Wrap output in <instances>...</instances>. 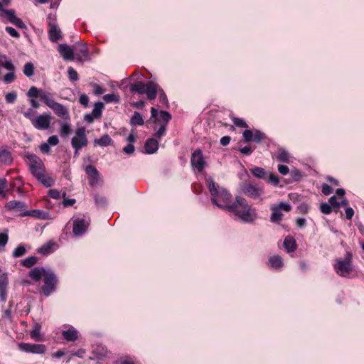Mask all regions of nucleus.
<instances>
[{"mask_svg": "<svg viewBox=\"0 0 364 364\" xmlns=\"http://www.w3.org/2000/svg\"><path fill=\"white\" fill-rule=\"evenodd\" d=\"M320 210L323 214H330L332 211V206L327 203H322L320 205Z\"/></svg>", "mask_w": 364, "mask_h": 364, "instance_id": "45", "label": "nucleus"}, {"mask_svg": "<svg viewBox=\"0 0 364 364\" xmlns=\"http://www.w3.org/2000/svg\"><path fill=\"white\" fill-rule=\"evenodd\" d=\"M38 262L36 256H30L21 261V264L26 267L30 268L35 265Z\"/></svg>", "mask_w": 364, "mask_h": 364, "instance_id": "35", "label": "nucleus"}, {"mask_svg": "<svg viewBox=\"0 0 364 364\" xmlns=\"http://www.w3.org/2000/svg\"><path fill=\"white\" fill-rule=\"evenodd\" d=\"M144 148L149 154L155 153L159 149L158 140L154 138L148 139L145 142Z\"/></svg>", "mask_w": 364, "mask_h": 364, "instance_id": "21", "label": "nucleus"}, {"mask_svg": "<svg viewBox=\"0 0 364 364\" xmlns=\"http://www.w3.org/2000/svg\"><path fill=\"white\" fill-rule=\"evenodd\" d=\"M166 132V124H161L159 129V130L155 133V136L157 138V139H160Z\"/></svg>", "mask_w": 364, "mask_h": 364, "instance_id": "51", "label": "nucleus"}, {"mask_svg": "<svg viewBox=\"0 0 364 364\" xmlns=\"http://www.w3.org/2000/svg\"><path fill=\"white\" fill-rule=\"evenodd\" d=\"M333 269L336 273L341 277H355L353 274L355 269L353 264V254L350 252H347L344 258L336 259L333 264Z\"/></svg>", "mask_w": 364, "mask_h": 364, "instance_id": "5", "label": "nucleus"}, {"mask_svg": "<svg viewBox=\"0 0 364 364\" xmlns=\"http://www.w3.org/2000/svg\"><path fill=\"white\" fill-rule=\"evenodd\" d=\"M113 143L112 138L108 134H104L100 139L94 141L95 146H107Z\"/></svg>", "mask_w": 364, "mask_h": 364, "instance_id": "26", "label": "nucleus"}, {"mask_svg": "<svg viewBox=\"0 0 364 364\" xmlns=\"http://www.w3.org/2000/svg\"><path fill=\"white\" fill-rule=\"evenodd\" d=\"M41 325L39 323H35L33 328L30 331V336L33 340L36 341L41 340Z\"/></svg>", "mask_w": 364, "mask_h": 364, "instance_id": "31", "label": "nucleus"}, {"mask_svg": "<svg viewBox=\"0 0 364 364\" xmlns=\"http://www.w3.org/2000/svg\"><path fill=\"white\" fill-rule=\"evenodd\" d=\"M267 182L276 186L279 183V179L278 176L274 175V173H270L267 180Z\"/></svg>", "mask_w": 364, "mask_h": 364, "instance_id": "55", "label": "nucleus"}, {"mask_svg": "<svg viewBox=\"0 0 364 364\" xmlns=\"http://www.w3.org/2000/svg\"><path fill=\"white\" fill-rule=\"evenodd\" d=\"M157 88V83L154 81H149L146 83L138 81L129 86L132 92L138 93L140 95L146 94L147 98L149 100H155V91Z\"/></svg>", "mask_w": 364, "mask_h": 364, "instance_id": "6", "label": "nucleus"}, {"mask_svg": "<svg viewBox=\"0 0 364 364\" xmlns=\"http://www.w3.org/2000/svg\"><path fill=\"white\" fill-rule=\"evenodd\" d=\"M13 161V158L9 150L6 149H0V162L5 165H10Z\"/></svg>", "mask_w": 364, "mask_h": 364, "instance_id": "24", "label": "nucleus"}, {"mask_svg": "<svg viewBox=\"0 0 364 364\" xmlns=\"http://www.w3.org/2000/svg\"><path fill=\"white\" fill-rule=\"evenodd\" d=\"M68 75L69 79L73 82L77 81L78 80V74L77 71L72 67L68 68Z\"/></svg>", "mask_w": 364, "mask_h": 364, "instance_id": "44", "label": "nucleus"}, {"mask_svg": "<svg viewBox=\"0 0 364 364\" xmlns=\"http://www.w3.org/2000/svg\"><path fill=\"white\" fill-rule=\"evenodd\" d=\"M228 211L232 213L245 223H253L257 218L256 209L240 196L235 197V200L228 208Z\"/></svg>", "mask_w": 364, "mask_h": 364, "instance_id": "1", "label": "nucleus"}, {"mask_svg": "<svg viewBox=\"0 0 364 364\" xmlns=\"http://www.w3.org/2000/svg\"><path fill=\"white\" fill-rule=\"evenodd\" d=\"M48 38L52 42H57L63 38L61 31L57 24H50L48 27Z\"/></svg>", "mask_w": 364, "mask_h": 364, "instance_id": "18", "label": "nucleus"}, {"mask_svg": "<svg viewBox=\"0 0 364 364\" xmlns=\"http://www.w3.org/2000/svg\"><path fill=\"white\" fill-rule=\"evenodd\" d=\"M51 119L50 114L43 113L33 119L31 124L38 130H46L50 127Z\"/></svg>", "mask_w": 364, "mask_h": 364, "instance_id": "10", "label": "nucleus"}, {"mask_svg": "<svg viewBox=\"0 0 364 364\" xmlns=\"http://www.w3.org/2000/svg\"><path fill=\"white\" fill-rule=\"evenodd\" d=\"M48 195L50 198L54 199H59L61 197V193L56 189H50L48 191Z\"/></svg>", "mask_w": 364, "mask_h": 364, "instance_id": "59", "label": "nucleus"}, {"mask_svg": "<svg viewBox=\"0 0 364 364\" xmlns=\"http://www.w3.org/2000/svg\"><path fill=\"white\" fill-rule=\"evenodd\" d=\"M63 337L67 341H75L78 338V332L74 327H70L62 331Z\"/></svg>", "mask_w": 364, "mask_h": 364, "instance_id": "22", "label": "nucleus"}, {"mask_svg": "<svg viewBox=\"0 0 364 364\" xmlns=\"http://www.w3.org/2000/svg\"><path fill=\"white\" fill-rule=\"evenodd\" d=\"M71 144L75 149V154L82 147L87 144V139L84 127L78 128L75 132V136L72 139Z\"/></svg>", "mask_w": 364, "mask_h": 364, "instance_id": "7", "label": "nucleus"}, {"mask_svg": "<svg viewBox=\"0 0 364 364\" xmlns=\"http://www.w3.org/2000/svg\"><path fill=\"white\" fill-rule=\"evenodd\" d=\"M269 263L272 268L279 269L283 266V259L279 255H274L269 258Z\"/></svg>", "mask_w": 364, "mask_h": 364, "instance_id": "29", "label": "nucleus"}, {"mask_svg": "<svg viewBox=\"0 0 364 364\" xmlns=\"http://www.w3.org/2000/svg\"><path fill=\"white\" fill-rule=\"evenodd\" d=\"M5 30L11 36L14 38H18L20 36L18 32L13 27L6 26Z\"/></svg>", "mask_w": 364, "mask_h": 364, "instance_id": "56", "label": "nucleus"}, {"mask_svg": "<svg viewBox=\"0 0 364 364\" xmlns=\"http://www.w3.org/2000/svg\"><path fill=\"white\" fill-rule=\"evenodd\" d=\"M328 203H329L332 207H336V208L340 207V203L337 201L336 197L335 196H331V197L328 199Z\"/></svg>", "mask_w": 364, "mask_h": 364, "instance_id": "64", "label": "nucleus"}, {"mask_svg": "<svg viewBox=\"0 0 364 364\" xmlns=\"http://www.w3.org/2000/svg\"><path fill=\"white\" fill-rule=\"evenodd\" d=\"M18 348L20 350L33 354H43L46 353L47 348L44 344L19 343Z\"/></svg>", "mask_w": 364, "mask_h": 364, "instance_id": "9", "label": "nucleus"}, {"mask_svg": "<svg viewBox=\"0 0 364 364\" xmlns=\"http://www.w3.org/2000/svg\"><path fill=\"white\" fill-rule=\"evenodd\" d=\"M241 190L245 195L252 198H259L264 193L262 188L248 183H244L241 186Z\"/></svg>", "mask_w": 364, "mask_h": 364, "instance_id": "11", "label": "nucleus"}, {"mask_svg": "<svg viewBox=\"0 0 364 364\" xmlns=\"http://www.w3.org/2000/svg\"><path fill=\"white\" fill-rule=\"evenodd\" d=\"M243 138L246 142L252 141L253 132L251 130L246 129L242 133Z\"/></svg>", "mask_w": 364, "mask_h": 364, "instance_id": "54", "label": "nucleus"}, {"mask_svg": "<svg viewBox=\"0 0 364 364\" xmlns=\"http://www.w3.org/2000/svg\"><path fill=\"white\" fill-rule=\"evenodd\" d=\"M321 191L323 194H324L325 196H328L332 193L333 189L329 185L324 183L322 185Z\"/></svg>", "mask_w": 364, "mask_h": 364, "instance_id": "61", "label": "nucleus"}, {"mask_svg": "<svg viewBox=\"0 0 364 364\" xmlns=\"http://www.w3.org/2000/svg\"><path fill=\"white\" fill-rule=\"evenodd\" d=\"M48 271L49 270H46L45 268L43 267H35L29 272V277L32 278L33 280L38 282L42 277L44 278L46 274H47Z\"/></svg>", "mask_w": 364, "mask_h": 364, "instance_id": "20", "label": "nucleus"}, {"mask_svg": "<svg viewBox=\"0 0 364 364\" xmlns=\"http://www.w3.org/2000/svg\"><path fill=\"white\" fill-rule=\"evenodd\" d=\"M85 173L89 178V183L92 187H95L99 184L100 173L97 169L92 165H88L85 167Z\"/></svg>", "mask_w": 364, "mask_h": 364, "instance_id": "13", "label": "nucleus"}, {"mask_svg": "<svg viewBox=\"0 0 364 364\" xmlns=\"http://www.w3.org/2000/svg\"><path fill=\"white\" fill-rule=\"evenodd\" d=\"M276 208H278L280 211H281V210H283L286 212H289L291 209V205L288 203H284V202L279 203L278 204V205L276 206Z\"/></svg>", "mask_w": 364, "mask_h": 364, "instance_id": "57", "label": "nucleus"}, {"mask_svg": "<svg viewBox=\"0 0 364 364\" xmlns=\"http://www.w3.org/2000/svg\"><path fill=\"white\" fill-rule=\"evenodd\" d=\"M5 208L8 210L20 212V214L23 212H27V210H26V204L21 200H10L6 204Z\"/></svg>", "mask_w": 364, "mask_h": 364, "instance_id": "14", "label": "nucleus"}, {"mask_svg": "<svg viewBox=\"0 0 364 364\" xmlns=\"http://www.w3.org/2000/svg\"><path fill=\"white\" fill-rule=\"evenodd\" d=\"M26 253V248L23 245H19L13 252L14 257H20Z\"/></svg>", "mask_w": 364, "mask_h": 364, "instance_id": "38", "label": "nucleus"}, {"mask_svg": "<svg viewBox=\"0 0 364 364\" xmlns=\"http://www.w3.org/2000/svg\"><path fill=\"white\" fill-rule=\"evenodd\" d=\"M9 236L8 234L6 232H1L0 233V250L1 248H4V246L8 242Z\"/></svg>", "mask_w": 364, "mask_h": 364, "instance_id": "53", "label": "nucleus"}, {"mask_svg": "<svg viewBox=\"0 0 364 364\" xmlns=\"http://www.w3.org/2000/svg\"><path fill=\"white\" fill-rule=\"evenodd\" d=\"M276 159L277 161L284 162V163H289L290 162V156L287 151L284 149L280 148L278 149L277 153L276 154Z\"/></svg>", "mask_w": 364, "mask_h": 364, "instance_id": "27", "label": "nucleus"}, {"mask_svg": "<svg viewBox=\"0 0 364 364\" xmlns=\"http://www.w3.org/2000/svg\"><path fill=\"white\" fill-rule=\"evenodd\" d=\"M15 70L9 71L4 77V82L6 84L11 83L15 80Z\"/></svg>", "mask_w": 364, "mask_h": 364, "instance_id": "47", "label": "nucleus"}, {"mask_svg": "<svg viewBox=\"0 0 364 364\" xmlns=\"http://www.w3.org/2000/svg\"><path fill=\"white\" fill-rule=\"evenodd\" d=\"M79 101L81 105H82L84 107H87L89 103V97L85 94H82L80 96Z\"/></svg>", "mask_w": 364, "mask_h": 364, "instance_id": "62", "label": "nucleus"}, {"mask_svg": "<svg viewBox=\"0 0 364 364\" xmlns=\"http://www.w3.org/2000/svg\"><path fill=\"white\" fill-rule=\"evenodd\" d=\"M4 13L5 14L10 23H13V21L17 18L16 12L14 9L4 10Z\"/></svg>", "mask_w": 364, "mask_h": 364, "instance_id": "43", "label": "nucleus"}, {"mask_svg": "<svg viewBox=\"0 0 364 364\" xmlns=\"http://www.w3.org/2000/svg\"><path fill=\"white\" fill-rule=\"evenodd\" d=\"M87 228V224L85 220L82 218H78L73 221V232L75 236H80L82 235Z\"/></svg>", "mask_w": 364, "mask_h": 364, "instance_id": "15", "label": "nucleus"}, {"mask_svg": "<svg viewBox=\"0 0 364 364\" xmlns=\"http://www.w3.org/2000/svg\"><path fill=\"white\" fill-rule=\"evenodd\" d=\"M21 217L24 216H31L38 219H45L46 217V213L41 211L40 210H27V212H23L20 214Z\"/></svg>", "mask_w": 364, "mask_h": 364, "instance_id": "25", "label": "nucleus"}, {"mask_svg": "<svg viewBox=\"0 0 364 364\" xmlns=\"http://www.w3.org/2000/svg\"><path fill=\"white\" fill-rule=\"evenodd\" d=\"M103 107L104 105L102 102H99L95 105V107L92 111V114L96 119L101 116Z\"/></svg>", "mask_w": 364, "mask_h": 364, "instance_id": "37", "label": "nucleus"}, {"mask_svg": "<svg viewBox=\"0 0 364 364\" xmlns=\"http://www.w3.org/2000/svg\"><path fill=\"white\" fill-rule=\"evenodd\" d=\"M27 97L29 98V104L32 107L38 109L41 106L37 98L40 100L49 108H50L56 102L54 99V94L38 89L35 86H32L27 92Z\"/></svg>", "mask_w": 364, "mask_h": 364, "instance_id": "4", "label": "nucleus"}, {"mask_svg": "<svg viewBox=\"0 0 364 364\" xmlns=\"http://www.w3.org/2000/svg\"><path fill=\"white\" fill-rule=\"evenodd\" d=\"M284 247L287 252H293L296 249V242L294 237L287 236L284 240Z\"/></svg>", "mask_w": 364, "mask_h": 364, "instance_id": "23", "label": "nucleus"}, {"mask_svg": "<svg viewBox=\"0 0 364 364\" xmlns=\"http://www.w3.org/2000/svg\"><path fill=\"white\" fill-rule=\"evenodd\" d=\"M60 132L62 136H65L70 134L71 132L70 124L68 123H61Z\"/></svg>", "mask_w": 364, "mask_h": 364, "instance_id": "42", "label": "nucleus"}, {"mask_svg": "<svg viewBox=\"0 0 364 364\" xmlns=\"http://www.w3.org/2000/svg\"><path fill=\"white\" fill-rule=\"evenodd\" d=\"M160 117L166 124L171 119V114L166 111H161Z\"/></svg>", "mask_w": 364, "mask_h": 364, "instance_id": "58", "label": "nucleus"}, {"mask_svg": "<svg viewBox=\"0 0 364 364\" xmlns=\"http://www.w3.org/2000/svg\"><path fill=\"white\" fill-rule=\"evenodd\" d=\"M103 100L106 103L118 102L119 97L114 94H107L103 96Z\"/></svg>", "mask_w": 364, "mask_h": 364, "instance_id": "39", "label": "nucleus"}, {"mask_svg": "<svg viewBox=\"0 0 364 364\" xmlns=\"http://www.w3.org/2000/svg\"><path fill=\"white\" fill-rule=\"evenodd\" d=\"M7 180L5 178H0V195L4 198L6 196Z\"/></svg>", "mask_w": 364, "mask_h": 364, "instance_id": "41", "label": "nucleus"}, {"mask_svg": "<svg viewBox=\"0 0 364 364\" xmlns=\"http://www.w3.org/2000/svg\"><path fill=\"white\" fill-rule=\"evenodd\" d=\"M50 109L54 112V113L65 119H67L69 118V112L67 109V108L63 105L62 104H60L58 102H55Z\"/></svg>", "mask_w": 364, "mask_h": 364, "instance_id": "19", "label": "nucleus"}, {"mask_svg": "<svg viewBox=\"0 0 364 364\" xmlns=\"http://www.w3.org/2000/svg\"><path fill=\"white\" fill-rule=\"evenodd\" d=\"M9 279L6 274L0 275V299L1 301H6L7 298V287Z\"/></svg>", "mask_w": 364, "mask_h": 364, "instance_id": "17", "label": "nucleus"}, {"mask_svg": "<svg viewBox=\"0 0 364 364\" xmlns=\"http://www.w3.org/2000/svg\"><path fill=\"white\" fill-rule=\"evenodd\" d=\"M95 201L97 207L102 208L106 205V199L103 196H95Z\"/></svg>", "mask_w": 364, "mask_h": 364, "instance_id": "50", "label": "nucleus"}, {"mask_svg": "<svg viewBox=\"0 0 364 364\" xmlns=\"http://www.w3.org/2000/svg\"><path fill=\"white\" fill-rule=\"evenodd\" d=\"M271 209H272V213L270 216V220L272 223H276V222H279V221L282 220L283 214L279 210V208H276V206H272L271 208Z\"/></svg>", "mask_w": 364, "mask_h": 364, "instance_id": "30", "label": "nucleus"}, {"mask_svg": "<svg viewBox=\"0 0 364 364\" xmlns=\"http://www.w3.org/2000/svg\"><path fill=\"white\" fill-rule=\"evenodd\" d=\"M191 163L192 166L196 168L198 172H201L203 170L205 161L200 149H196L192 154Z\"/></svg>", "mask_w": 364, "mask_h": 364, "instance_id": "12", "label": "nucleus"}, {"mask_svg": "<svg viewBox=\"0 0 364 364\" xmlns=\"http://www.w3.org/2000/svg\"><path fill=\"white\" fill-rule=\"evenodd\" d=\"M34 65L31 62H28L23 67V73L26 77H30L34 75Z\"/></svg>", "mask_w": 364, "mask_h": 364, "instance_id": "34", "label": "nucleus"}, {"mask_svg": "<svg viewBox=\"0 0 364 364\" xmlns=\"http://www.w3.org/2000/svg\"><path fill=\"white\" fill-rule=\"evenodd\" d=\"M157 94H159L160 101L162 103L167 105L168 104L167 96H166V93L164 92V90L158 84H157V88L156 89L155 93H154L155 98L156 97Z\"/></svg>", "mask_w": 364, "mask_h": 364, "instance_id": "33", "label": "nucleus"}, {"mask_svg": "<svg viewBox=\"0 0 364 364\" xmlns=\"http://www.w3.org/2000/svg\"><path fill=\"white\" fill-rule=\"evenodd\" d=\"M12 24L15 25L16 27L19 28H23V29H26V24L23 23V21L18 17H17L14 21L13 23H11Z\"/></svg>", "mask_w": 364, "mask_h": 364, "instance_id": "60", "label": "nucleus"}, {"mask_svg": "<svg viewBox=\"0 0 364 364\" xmlns=\"http://www.w3.org/2000/svg\"><path fill=\"white\" fill-rule=\"evenodd\" d=\"M16 98L17 94L14 91L8 92L5 96L6 101L8 103H14L16 100Z\"/></svg>", "mask_w": 364, "mask_h": 364, "instance_id": "48", "label": "nucleus"}, {"mask_svg": "<svg viewBox=\"0 0 364 364\" xmlns=\"http://www.w3.org/2000/svg\"><path fill=\"white\" fill-rule=\"evenodd\" d=\"M251 173L258 178H264L267 173L263 168L254 167L250 169Z\"/></svg>", "mask_w": 364, "mask_h": 364, "instance_id": "36", "label": "nucleus"}, {"mask_svg": "<svg viewBox=\"0 0 364 364\" xmlns=\"http://www.w3.org/2000/svg\"><path fill=\"white\" fill-rule=\"evenodd\" d=\"M206 185L210 194V200L213 204L219 208L228 211L230 206L231 194L223 187L216 183L212 177L206 179Z\"/></svg>", "mask_w": 364, "mask_h": 364, "instance_id": "2", "label": "nucleus"}, {"mask_svg": "<svg viewBox=\"0 0 364 364\" xmlns=\"http://www.w3.org/2000/svg\"><path fill=\"white\" fill-rule=\"evenodd\" d=\"M23 116L28 119L30 122L32 123L33 119H36V117H35L36 111H34L33 109L29 108L26 111L23 112Z\"/></svg>", "mask_w": 364, "mask_h": 364, "instance_id": "46", "label": "nucleus"}, {"mask_svg": "<svg viewBox=\"0 0 364 364\" xmlns=\"http://www.w3.org/2000/svg\"><path fill=\"white\" fill-rule=\"evenodd\" d=\"M264 136H264V134L263 133H262L259 130H256L253 133L252 141H255L257 143H259L264 138Z\"/></svg>", "mask_w": 364, "mask_h": 364, "instance_id": "49", "label": "nucleus"}, {"mask_svg": "<svg viewBox=\"0 0 364 364\" xmlns=\"http://www.w3.org/2000/svg\"><path fill=\"white\" fill-rule=\"evenodd\" d=\"M43 281L44 285L42 287V290L43 294L48 296L55 289L58 281L57 277L53 272L49 270L48 273L46 274Z\"/></svg>", "mask_w": 364, "mask_h": 364, "instance_id": "8", "label": "nucleus"}, {"mask_svg": "<svg viewBox=\"0 0 364 364\" xmlns=\"http://www.w3.org/2000/svg\"><path fill=\"white\" fill-rule=\"evenodd\" d=\"M58 50L65 60H72L74 59V50L67 44H60Z\"/></svg>", "mask_w": 364, "mask_h": 364, "instance_id": "16", "label": "nucleus"}, {"mask_svg": "<svg viewBox=\"0 0 364 364\" xmlns=\"http://www.w3.org/2000/svg\"><path fill=\"white\" fill-rule=\"evenodd\" d=\"M4 67L9 71L15 70V66L12 62L8 60L5 55L0 54V68Z\"/></svg>", "mask_w": 364, "mask_h": 364, "instance_id": "28", "label": "nucleus"}, {"mask_svg": "<svg viewBox=\"0 0 364 364\" xmlns=\"http://www.w3.org/2000/svg\"><path fill=\"white\" fill-rule=\"evenodd\" d=\"M54 245L53 242H48L44 245H43L41 247H40L38 250V252L43 255H46L52 251V247Z\"/></svg>", "mask_w": 364, "mask_h": 364, "instance_id": "40", "label": "nucleus"}, {"mask_svg": "<svg viewBox=\"0 0 364 364\" xmlns=\"http://www.w3.org/2000/svg\"><path fill=\"white\" fill-rule=\"evenodd\" d=\"M26 157L29 161V167L32 175L46 187L53 186V181L46 174L45 166L42 160L38 156L31 153H27Z\"/></svg>", "mask_w": 364, "mask_h": 364, "instance_id": "3", "label": "nucleus"}, {"mask_svg": "<svg viewBox=\"0 0 364 364\" xmlns=\"http://www.w3.org/2000/svg\"><path fill=\"white\" fill-rule=\"evenodd\" d=\"M130 124L132 126L143 125L144 119H143L141 114L138 112H135L130 119Z\"/></svg>", "mask_w": 364, "mask_h": 364, "instance_id": "32", "label": "nucleus"}, {"mask_svg": "<svg viewBox=\"0 0 364 364\" xmlns=\"http://www.w3.org/2000/svg\"><path fill=\"white\" fill-rule=\"evenodd\" d=\"M58 142H59V140L56 135H53V136H50L48 139V144L50 146H55L58 144Z\"/></svg>", "mask_w": 364, "mask_h": 364, "instance_id": "63", "label": "nucleus"}, {"mask_svg": "<svg viewBox=\"0 0 364 364\" xmlns=\"http://www.w3.org/2000/svg\"><path fill=\"white\" fill-rule=\"evenodd\" d=\"M232 122L233 124L238 127L245 128L248 127L247 123L242 119L240 118L234 117L232 119Z\"/></svg>", "mask_w": 364, "mask_h": 364, "instance_id": "52", "label": "nucleus"}]
</instances>
